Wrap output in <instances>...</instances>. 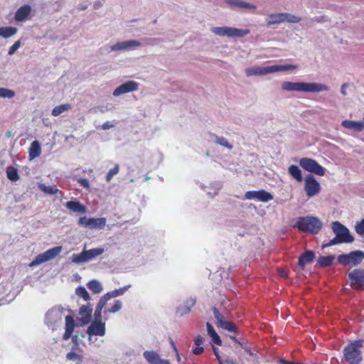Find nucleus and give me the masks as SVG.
I'll use <instances>...</instances> for the list:
<instances>
[{"mask_svg":"<svg viewBox=\"0 0 364 364\" xmlns=\"http://www.w3.org/2000/svg\"><path fill=\"white\" fill-rule=\"evenodd\" d=\"M281 88L283 91L300 92H321L328 91V87L326 85L317 82H282Z\"/></svg>","mask_w":364,"mask_h":364,"instance_id":"1","label":"nucleus"},{"mask_svg":"<svg viewBox=\"0 0 364 364\" xmlns=\"http://www.w3.org/2000/svg\"><path fill=\"white\" fill-rule=\"evenodd\" d=\"M322 222L314 216L299 217L293 225L294 228L311 234H317L322 228Z\"/></svg>","mask_w":364,"mask_h":364,"instance_id":"2","label":"nucleus"},{"mask_svg":"<svg viewBox=\"0 0 364 364\" xmlns=\"http://www.w3.org/2000/svg\"><path fill=\"white\" fill-rule=\"evenodd\" d=\"M296 69H297V65L291 64L274 65L266 67L255 66L245 69V73L248 77L253 75L262 76L273 73L293 70Z\"/></svg>","mask_w":364,"mask_h":364,"instance_id":"3","label":"nucleus"},{"mask_svg":"<svg viewBox=\"0 0 364 364\" xmlns=\"http://www.w3.org/2000/svg\"><path fill=\"white\" fill-rule=\"evenodd\" d=\"M65 309L61 306L53 307L48 310L45 316V323L52 330L57 329L62 324Z\"/></svg>","mask_w":364,"mask_h":364,"instance_id":"4","label":"nucleus"},{"mask_svg":"<svg viewBox=\"0 0 364 364\" xmlns=\"http://www.w3.org/2000/svg\"><path fill=\"white\" fill-rule=\"evenodd\" d=\"M364 259V252L355 250L348 254H342L338 256V262L343 266L350 265L352 267L360 264Z\"/></svg>","mask_w":364,"mask_h":364,"instance_id":"5","label":"nucleus"},{"mask_svg":"<svg viewBox=\"0 0 364 364\" xmlns=\"http://www.w3.org/2000/svg\"><path fill=\"white\" fill-rule=\"evenodd\" d=\"M104 251L102 247L93 248L89 250H84L80 254H73L71 260L75 264L85 263L101 255Z\"/></svg>","mask_w":364,"mask_h":364,"instance_id":"6","label":"nucleus"},{"mask_svg":"<svg viewBox=\"0 0 364 364\" xmlns=\"http://www.w3.org/2000/svg\"><path fill=\"white\" fill-rule=\"evenodd\" d=\"M331 225L335 235L339 240H343V243H351L355 240L348 228L339 221H334Z\"/></svg>","mask_w":364,"mask_h":364,"instance_id":"7","label":"nucleus"},{"mask_svg":"<svg viewBox=\"0 0 364 364\" xmlns=\"http://www.w3.org/2000/svg\"><path fill=\"white\" fill-rule=\"evenodd\" d=\"M63 247L61 246H55L46 252L37 255L35 259L30 263V267H36L42 263L52 260L57 257L61 252Z\"/></svg>","mask_w":364,"mask_h":364,"instance_id":"8","label":"nucleus"},{"mask_svg":"<svg viewBox=\"0 0 364 364\" xmlns=\"http://www.w3.org/2000/svg\"><path fill=\"white\" fill-rule=\"evenodd\" d=\"M299 165L306 171L313 173L319 176L326 173V168L321 166L316 160L304 157L299 160Z\"/></svg>","mask_w":364,"mask_h":364,"instance_id":"9","label":"nucleus"},{"mask_svg":"<svg viewBox=\"0 0 364 364\" xmlns=\"http://www.w3.org/2000/svg\"><path fill=\"white\" fill-rule=\"evenodd\" d=\"M351 288L360 291L364 289V269H354L348 274Z\"/></svg>","mask_w":364,"mask_h":364,"instance_id":"10","label":"nucleus"},{"mask_svg":"<svg viewBox=\"0 0 364 364\" xmlns=\"http://www.w3.org/2000/svg\"><path fill=\"white\" fill-rule=\"evenodd\" d=\"M229 339L234 342L233 346L237 349L242 346L245 341L244 334L239 331L237 326L232 321H229Z\"/></svg>","mask_w":364,"mask_h":364,"instance_id":"11","label":"nucleus"},{"mask_svg":"<svg viewBox=\"0 0 364 364\" xmlns=\"http://www.w3.org/2000/svg\"><path fill=\"white\" fill-rule=\"evenodd\" d=\"M321 190V186L314 176L311 174L306 176L305 178L304 191L309 197H313L318 194Z\"/></svg>","mask_w":364,"mask_h":364,"instance_id":"12","label":"nucleus"},{"mask_svg":"<svg viewBox=\"0 0 364 364\" xmlns=\"http://www.w3.org/2000/svg\"><path fill=\"white\" fill-rule=\"evenodd\" d=\"M345 360L349 364H359L362 361V355L360 350H355L352 346H347L343 349Z\"/></svg>","mask_w":364,"mask_h":364,"instance_id":"13","label":"nucleus"},{"mask_svg":"<svg viewBox=\"0 0 364 364\" xmlns=\"http://www.w3.org/2000/svg\"><path fill=\"white\" fill-rule=\"evenodd\" d=\"M245 197L247 200H257L264 203H267L273 199V196L264 190L247 191Z\"/></svg>","mask_w":364,"mask_h":364,"instance_id":"14","label":"nucleus"},{"mask_svg":"<svg viewBox=\"0 0 364 364\" xmlns=\"http://www.w3.org/2000/svg\"><path fill=\"white\" fill-rule=\"evenodd\" d=\"M141 43L137 40H129L118 42L110 46L111 51H124L132 50L136 47L141 46Z\"/></svg>","mask_w":364,"mask_h":364,"instance_id":"15","label":"nucleus"},{"mask_svg":"<svg viewBox=\"0 0 364 364\" xmlns=\"http://www.w3.org/2000/svg\"><path fill=\"white\" fill-rule=\"evenodd\" d=\"M138 89L139 83L133 80H129L117 87L114 90L113 95L117 97L123 94L136 91Z\"/></svg>","mask_w":364,"mask_h":364,"instance_id":"16","label":"nucleus"},{"mask_svg":"<svg viewBox=\"0 0 364 364\" xmlns=\"http://www.w3.org/2000/svg\"><path fill=\"white\" fill-rule=\"evenodd\" d=\"M143 356L149 364H171L168 360L162 359L159 355L154 350H146Z\"/></svg>","mask_w":364,"mask_h":364,"instance_id":"17","label":"nucleus"},{"mask_svg":"<svg viewBox=\"0 0 364 364\" xmlns=\"http://www.w3.org/2000/svg\"><path fill=\"white\" fill-rule=\"evenodd\" d=\"M106 332L105 323L104 322H92L87 329V335H95L99 336H105Z\"/></svg>","mask_w":364,"mask_h":364,"instance_id":"18","label":"nucleus"},{"mask_svg":"<svg viewBox=\"0 0 364 364\" xmlns=\"http://www.w3.org/2000/svg\"><path fill=\"white\" fill-rule=\"evenodd\" d=\"M31 6L25 4L21 6L15 13L14 19L17 22H23L28 19L29 16L31 13Z\"/></svg>","mask_w":364,"mask_h":364,"instance_id":"19","label":"nucleus"},{"mask_svg":"<svg viewBox=\"0 0 364 364\" xmlns=\"http://www.w3.org/2000/svg\"><path fill=\"white\" fill-rule=\"evenodd\" d=\"M229 7L235 10H255L257 6L241 0H229Z\"/></svg>","mask_w":364,"mask_h":364,"instance_id":"20","label":"nucleus"},{"mask_svg":"<svg viewBox=\"0 0 364 364\" xmlns=\"http://www.w3.org/2000/svg\"><path fill=\"white\" fill-rule=\"evenodd\" d=\"M315 254L312 250H306L300 255L298 261V266L304 269L306 264H310L314 261Z\"/></svg>","mask_w":364,"mask_h":364,"instance_id":"21","label":"nucleus"},{"mask_svg":"<svg viewBox=\"0 0 364 364\" xmlns=\"http://www.w3.org/2000/svg\"><path fill=\"white\" fill-rule=\"evenodd\" d=\"M92 311V308L90 304L83 305L80 308L79 314L82 316L80 318V321L82 324L85 325L90 323Z\"/></svg>","mask_w":364,"mask_h":364,"instance_id":"22","label":"nucleus"},{"mask_svg":"<svg viewBox=\"0 0 364 364\" xmlns=\"http://www.w3.org/2000/svg\"><path fill=\"white\" fill-rule=\"evenodd\" d=\"M75 321L73 316H65V331L63 336V339L64 341L68 340L74 331L75 328Z\"/></svg>","mask_w":364,"mask_h":364,"instance_id":"23","label":"nucleus"},{"mask_svg":"<svg viewBox=\"0 0 364 364\" xmlns=\"http://www.w3.org/2000/svg\"><path fill=\"white\" fill-rule=\"evenodd\" d=\"M341 125L346 129H353L357 132H361L364 129L363 122L344 120L342 122Z\"/></svg>","mask_w":364,"mask_h":364,"instance_id":"24","label":"nucleus"},{"mask_svg":"<svg viewBox=\"0 0 364 364\" xmlns=\"http://www.w3.org/2000/svg\"><path fill=\"white\" fill-rule=\"evenodd\" d=\"M65 207L74 213H85L86 208L79 201L70 200L66 203Z\"/></svg>","mask_w":364,"mask_h":364,"instance_id":"25","label":"nucleus"},{"mask_svg":"<svg viewBox=\"0 0 364 364\" xmlns=\"http://www.w3.org/2000/svg\"><path fill=\"white\" fill-rule=\"evenodd\" d=\"M267 26L283 23L282 13H274L269 14L265 19Z\"/></svg>","mask_w":364,"mask_h":364,"instance_id":"26","label":"nucleus"},{"mask_svg":"<svg viewBox=\"0 0 364 364\" xmlns=\"http://www.w3.org/2000/svg\"><path fill=\"white\" fill-rule=\"evenodd\" d=\"M41 153V148L40 143L38 141H33L30 146L28 150V156L30 160H32L40 156Z\"/></svg>","mask_w":364,"mask_h":364,"instance_id":"27","label":"nucleus"},{"mask_svg":"<svg viewBox=\"0 0 364 364\" xmlns=\"http://www.w3.org/2000/svg\"><path fill=\"white\" fill-rule=\"evenodd\" d=\"M213 311L215 318L216 319V321H217L216 322L217 326L223 329L228 330V321L225 319L223 314L215 307L213 308Z\"/></svg>","mask_w":364,"mask_h":364,"instance_id":"28","label":"nucleus"},{"mask_svg":"<svg viewBox=\"0 0 364 364\" xmlns=\"http://www.w3.org/2000/svg\"><path fill=\"white\" fill-rule=\"evenodd\" d=\"M206 327L208 335L212 338L213 343H214L216 345L220 346L222 343V341L218 334L215 332L213 326L209 322H207Z\"/></svg>","mask_w":364,"mask_h":364,"instance_id":"29","label":"nucleus"},{"mask_svg":"<svg viewBox=\"0 0 364 364\" xmlns=\"http://www.w3.org/2000/svg\"><path fill=\"white\" fill-rule=\"evenodd\" d=\"M222 188L220 183L215 182L210 183V186H204L203 188L207 193V194L211 198L214 197L218 194L219 190Z\"/></svg>","mask_w":364,"mask_h":364,"instance_id":"30","label":"nucleus"},{"mask_svg":"<svg viewBox=\"0 0 364 364\" xmlns=\"http://www.w3.org/2000/svg\"><path fill=\"white\" fill-rule=\"evenodd\" d=\"M107 220L105 218H91L90 229L102 230L106 225Z\"/></svg>","mask_w":364,"mask_h":364,"instance_id":"31","label":"nucleus"},{"mask_svg":"<svg viewBox=\"0 0 364 364\" xmlns=\"http://www.w3.org/2000/svg\"><path fill=\"white\" fill-rule=\"evenodd\" d=\"M250 30L229 27V37L241 38L250 34Z\"/></svg>","mask_w":364,"mask_h":364,"instance_id":"32","label":"nucleus"},{"mask_svg":"<svg viewBox=\"0 0 364 364\" xmlns=\"http://www.w3.org/2000/svg\"><path fill=\"white\" fill-rule=\"evenodd\" d=\"M336 257L334 255L321 256L318 258L317 264L321 267H327L332 265Z\"/></svg>","mask_w":364,"mask_h":364,"instance_id":"33","label":"nucleus"},{"mask_svg":"<svg viewBox=\"0 0 364 364\" xmlns=\"http://www.w3.org/2000/svg\"><path fill=\"white\" fill-rule=\"evenodd\" d=\"M18 30L16 27L13 26H3L0 27V37L4 38H9L14 36Z\"/></svg>","mask_w":364,"mask_h":364,"instance_id":"34","label":"nucleus"},{"mask_svg":"<svg viewBox=\"0 0 364 364\" xmlns=\"http://www.w3.org/2000/svg\"><path fill=\"white\" fill-rule=\"evenodd\" d=\"M289 174L297 181L301 182L303 176L301 169L296 165H291L288 168Z\"/></svg>","mask_w":364,"mask_h":364,"instance_id":"35","label":"nucleus"},{"mask_svg":"<svg viewBox=\"0 0 364 364\" xmlns=\"http://www.w3.org/2000/svg\"><path fill=\"white\" fill-rule=\"evenodd\" d=\"M38 188L41 191L48 195H54L58 193L62 194V192L55 186H46L45 184L40 183Z\"/></svg>","mask_w":364,"mask_h":364,"instance_id":"36","label":"nucleus"},{"mask_svg":"<svg viewBox=\"0 0 364 364\" xmlns=\"http://www.w3.org/2000/svg\"><path fill=\"white\" fill-rule=\"evenodd\" d=\"M87 287L94 294H99L103 289L102 284L99 281H97L96 279H93V280L90 281L87 283Z\"/></svg>","mask_w":364,"mask_h":364,"instance_id":"37","label":"nucleus"},{"mask_svg":"<svg viewBox=\"0 0 364 364\" xmlns=\"http://www.w3.org/2000/svg\"><path fill=\"white\" fill-rule=\"evenodd\" d=\"M130 287H131V285L128 284L127 286H124L122 288L114 289L113 291L107 292V296H109V297L111 299L112 298H115L117 296L123 295L125 293V291H127Z\"/></svg>","mask_w":364,"mask_h":364,"instance_id":"38","label":"nucleus"},{"mask_svg":"<svg viewBox=\"0 0 364 364\" xmlns=\"http://www.w3.org/2000/svg\"><path fill=\"white\" fill-rule=\"evenodd\" d=\"M66 359L75 362V364H82L83 362V357L73 351L67 353Z\"/></svg>","mask_w":364,"mask_h":364,"instance_id":"39","label":"nucleus"},{"mask_svg":"<svg viewBox=\"0 0 364 364\" xmlns=\"http://www.w3.org/2000/svg\"><path fill=\"white\" fill-rule=\"evenodd\" d=\"M6 175L7 178L11 181H16L19 178L18 170L13 166H9L6 168Z\"/></svg>","mask_w":364,"mask_h":364,"instance_id":"40","label":"nucleus"},{"mask_svg":"<svg viewBox=\"0 0 364 364\" xmlns=\"http://www.w3.org/2000/svg\"><path fill=\"white\" fill-rule=\"evenodd\" d=\"M70 108V105L69 104H63L59 106H56L52 110V115L57 117Z\"/></svg>","mask_w":364,"mask_h":364,"instance_id":"41","label":"nucleus"},{"mask_svg":"<svg viewBox=\"0 0 364 364\" xmlns=\"http://www.w3.org/2000/svg\"><path fill=\"white\" fill-rule=\"evenodd\" d=\"M283 15V23H299L301 21V18L289 13H282Z\"/></svg>","mask_w":364,"mask_h":364,"instance_id":"42","label":"nucleus"},{"mask_svg":"<svg viewBox=\"0 0 364 364\" xmlns=\"http://www.w3.org/2000/svg\"><path fill=\"white\" fill-rule=\"evenodd\" d=\"M196 304V299L189 298L186 301L184 307L182 308L181 315L188 314L190 312L192 306Z\"/></svg>","mask_w":364,"mask_h":364,"instance_id":"43","label":"nucleus"},{"mask_svg":"<svg viewBox=\"0 0 364 364\" xmlns=\"http://www.w3.org/2000/svg\"><path fill=\"white\" fill-rule=\"evenodd\" d=\"M210 140L225 147H228V140L224 137L218 136L215 134H210Z\"/></svg>","mask_w":364,"mask_h":364,"instance_id":"44","label":"nucleus"},{"mask_svg":"<svg viewBox=\"0 0 364 364\" xmlns=\"http://www.w3.org/2000/svg\"><path fill=\"white\" fill-rule=\"evenodd\" d=\"M75 294L82 297L85 301H88L90 299V295L84 287H79L75 290Z\"/></svg>","mask_w":364,"mask_h":364,"instance_id":"45","label":"nucleus"},{"mask_svg":"<svg viewBox=\"0 0 364 364\" xmlns=\"http://www.w3.org/2000/svg\"><path fill=\"white\" fill-rule=\"evenodd\" d=\"M15 96V92L4 87H0V97L12 98Z\"/></svg>","mask_w":364,"mask_h":364,"instance_id":"46","label":"nucleus"},{"mask_svg":"<svg viewBox=\"0 0 364 364\" xmlns=\"http://www.w3.org/2000/svg\"><path fill=\"white\" fill-rule=\"evenodd\" d=\"M211 31L214 33L216 35L220 36H228V27L223 26V27H212L210 28Z\"/></svg>","mask_w":364,"mask_h":364,"instance_id":"47","label":"nucleus"},{"mask_svg":"<svg viewBox=\"0 0 364 364\" xmlns=\"http://www.w3.org/2000/svg\"><path fill=\"white\" fill-rule=\"evenodd\" d=\"M119 171V164H115L114 167L111 168L106 175L105 179L107 182H109L114 176L117 175Z\"/></svg>","mask_w":364,"mask_h":364,"instance_id":"48","label":"nucleus"},{"mask_svg":"<svg viewBox=\"0 0 364 364\" xmlns=\"http://www.w3.org/2000/svg\"><path fill=\"white\" fill-rule=\"evenodd\" d=\"M122 307V301L119 300H116L114 301V305L111 308H109L107 310V311L109 313L114 314V313L119 311L121 310Z\"/></svg>","mask_w":364,"mask_h":364,"instance_id":"49","label":"nucleus"},{"mask_svg":"<svg viewBox=\"0 0 364 364\" xmlns=\"http://www.w3.org/2000/svg\"><path fill=\"white\" fill-rule=\"evenodd\" d=\"M355 232L360 235H364V218L355 226Z\"/></svg>","mask_w":364,"mask_h":364,"instance_id":"50","label":"nucleus"},{"mask_svg":"<svg viewBox=\"0 0 364 364\" xmlns=\"http://www.w3.org/2000/svg\"><path fill=\"white\" fill-rule=\"evenodd\" d=\"M102 309L96 306L93 322H102Z\"/></svg>","mask_w":364,"mask_h":364,"instance_id":"51","label":"nucleus"},{"mask_svg":"<svg viewBox=\"0 0 364 364\" xmlns=\"http://www.w3.org/2000/svg\"><path fill=\"white\" fill-rule=\"evenodd\" d=\"M110 299L109 296H107V294H105L103 295L100 299L99 300V302L97 304V307H100L101 309H103L107 302Z\"/></svg>","mask_w":364,"mask_h":364,"instance_id":"52","label":"nucleus"},{"mask_svg":"<svg viewBox=\"0 0 364 364\" xmlns=\"http://www.w3.org/2000/svg\"><path fill=\"white\" fill-rule=\"evenodd\" d=\"M90 218H87L86 216H83L80 218L78 220V224L82 227L89 228L90 225Z\"/></svg>","mask_w":364,"mask_h":364,"instance_id":"53","label":"nucleus"},{"mask_svg":"<svg viewBox=\"0 0 364 364\" xmlns=\"http://www.w3.org/2000/svg\"><path fill=\"white\" fill-rule=\"evenodd\" d=\"M21 45V43L20 41H16L12 45V46L9 48L8 54L9 55H14L16 53V51L20 48Z\"/></svg>","mask_w":364,"mask_h":364,"instance_id":"54","label":"nucleus"},{"mask_svg":"<svg viewBox=\"0 0 364 364\" xmlns=\"http://www.w3.org/2000/svg\"><path fill=\"white\" fill-rule=\"evenodd\" d=\"M109 110V108L108 107L107 105H100V106H97V107H94L92 111L94 112V113H97V112H101V113H105L106 112H108Z\"/></svg>","mask_w":364,"mask_h":364,"instance_id":"55","label":"nucleus"},{"mask_svg":"<svg viewBox=\"0 0 364 364\" xmlns=\"http://www.w3.org/2000/svg\"><path fill=\"white\" fill-rule=\"evenodd\" d=\"M363 343L364 340L359 339L350 343V344H348V346H352L353 347H354L355 350H360L359 348L363 346Z\"/></svg>","mask_w":364,"mask_h":364,"instance_id":"56","label":"nucleus"},{"mask_svg":"<svg viewBox=\"0 0 364 364\" xmlns=\"http://www.w3.org/2000/svg\"><path fill=\"white\" fill-rule=\"evenodd\" d=\"M77 183H80L82 187L89 188H90V183L87 178H80L76 179Z\"/></svg>","mask_w":364,"mask_h":364,"instance_id":"57","label":"nucleus"},{"mask_svg":"<svg viewBox=\"0 0 364 364\" xmlns=\"http://www.w3.org/2000/svg\"><path fill=\"white\" fill-rule=\"evenodd\" d=\"M71 339L73 343H74L75 346L74 348H77L79 347V341H80V336L77 334H75L74 336H71Z\"/></svg>","mask_w":364,"mask_h":364,"instance_id":"58","label":"nucleus"},{"mask_svg":"<svg viewBox=\"0 0 364 364\" xmlns=\"http://www.w3.org/2000/svg\"><path fill=\"white\" fill-rule=\"evenodd\" d=\"M342 243H343V240H339V239L336 236L335 237H333V239H331V240L328 242V245L333 246V245H339V244H342Z\"/></svg>","mask_w":364,"mask_h":364,"instance_id":"59","label":"nucleus"},{"mask_svg":"<svg viewBox=\"0 0 364 364\" xmlns=\"http://www.w3.org/2000/svg\"><path fill=\"white\" fill-rule=\"evenodd\" d=\"M114 127V124L111 123L109 121H107V122H105V123L102 124V129L103 130H107V129H109L112 128Z\"/></svg>","mask_w":364,"mask_h":364,"instance_id":"60","label":"nucleus"},{"mask_svg":"<svg viewBox=\"0 0 364 364\" xmlns=\"http://www.w3.org/2000/svg\"><path fill=\"white\" fill-rule=\"evenodd\" d=\"M203 341H204V338H203V336H200V335L197 336L196 337V338H195V341H194L195 344H196V346H200V345H202V344L203 343Z\"/></svg>","mask_w":364,"mask_h":364,"instance_id":"61","label":"nucleus"},{"mask_svg":"<svg viewBox=\"0 0 364 364\" xmlns=\"http://www.w3.org/2000/svg\"><path fill=\"white\" fill-rule=\"evenodd\" d=\"M203 348L200 346H197L196 348H195L193 350V353L195 354V355H199L203 351Z\"/></svg>","mask_w":364,"mask_h":364,"instance_id":"62","label":"nucleus"},{"mask_svg":"<svg viewBox=\"0 0 364 364\" xmlns=\"http://www.w3.org/2000/svg\"><path fill=\"white\" fill-rule=\"evenodd\" d=\"M242 346H240V348L244 349L247 353L250 355H252V353L249 347L246 345V340L243 342Z\"/></svg>","mask_w":364,"mask_h":364,"instance_id":"63","label":"nucleus"},{"mask_svg":"<svg viewBox=\"0 0 364 364\" xmlns=\"http://www.w3.org/2000/svg\"><path fill=\"white\" fill-rule=\"evenodd\" d=\"M348 87V83H343L342 85H341V93L346 96L347 95V92H346V88Z\"/></svg>","mask_w":364,"mask_h":364,"instance_id":"64","label":"nucleus"}]
</instances>
